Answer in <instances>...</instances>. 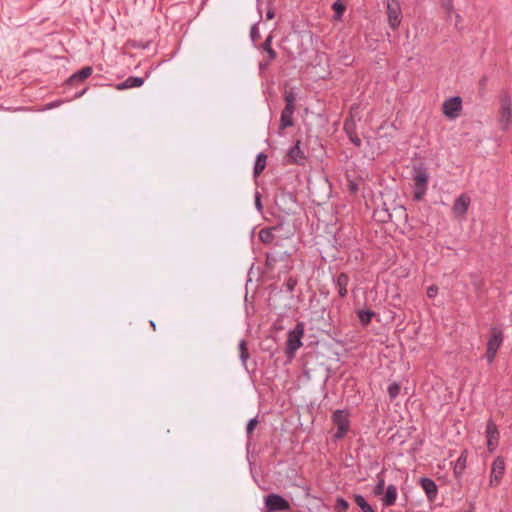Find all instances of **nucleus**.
Returning a JSON list of instances; mask_svg holds the SVG:
<instances>
[{
    "mask_svg": "<svg viewBox=\"0 0 512 512\" xmlns=\"http://www.w3.org/2000/svg\"><path fill=\"white\" fill-rule=\"evenodd\" d=\"M413 179V198L416 201H421L426 195L428 189L429 175L427 169L422 166H414L412 170Z\"/></svg>",
    "mask_w": 512,
    "mask_h": 512,
    "instance_id": "1",
    "label": "nucleus"
},
{
    "mask_svg": "<svg viewBox=\"0 0 512 512\" xmlns=\"http://www.w3.org/2000/svg\"><path fill=\"white\" fill-rule=\"evenodd\" d=\"M504 341V333L499 327H491L488 333V340L485 352V359L488 364H492L495 360L499 348Z\"/></svg>",
    "mask_w": 512,
    "mask_h": 512,
    "instance_id": "2",
    "label": "nucleus"
},
{
    "mask_svg": "<svg viewBox=\"0 0 512 512\" xmlns=\"http://www.w3.org/2000/svg\"><path fill=\"white\" fill-rule=\"evenodd\" d=\"M305 332V323L297 322L295 327L288 332L285 353L288 358H293L297 350L303 345L302 338Z\"/></svg>",
    "mask_w": 512,
    "mask_h": 512,
    "instance_id": "3",
    "label": "nucleus"
},
{
    "mask_svg": "<svg viewBox=\"0 0 512 512\" xmlns=\"http://www.w3.org/2000/svg\"><path fill=\"white\" fill-rule=\"evenodd\" d=\"M333 424L337 430L333 435V441L337 442L345 437L350 429L349 413L346 410H335L331 416Z\"/></svg>",
    "mask_w": 512,
    "mask_h": 512,
    "instance_id": "4",
    "label": "nucleus"
},
{
    "mask_svg": "<svg viewBox=\"0 0 512 512\" xmlns=\"http://www.w3.org/2000/svg\"><path fill=\"white\" fill-rule=\"evenodd\" d=\"M505 459L502 456H497L490 471L489 486L492 488L498 487L505 473Z\"/></svg>",
    "mask_w": 512,
    "mask_h": 512,
    "instance_id": "5",
    "label": "nucleus"
},
{
    "mask_svg": "<svg viewBox=\"0 0 512 512\" xmlns=\"http://www.w3.org/2000/svg\"><path fill=\"white\" fill-rule=\"evenodd\" d=\"M265 508L269 512L286 511L290 508L289 502L279 494H268L264 497Z\"/></svg>",
    "mask_w": 512,
    "mask_h": 512,
    "instance_id": "6",
    "label": "nucleus"
},
{
    "mask_svg": "<svg viewBox=\"0 0 512 512\" xmlns=\"http://www.w3.org/2000/svg\"><path fill=\"white\" fill-rule=\"evenodd\" d=\"M462 110V98L460 96H453L445 100L442 104L443 114L453 120L456 119Z\"/></svg>",
    "mask_w": 512,
    "mask_h": 512,
    "instance_id": "7",
    "label": "nucleus"
},
{
    "mask_svg": "<svg viewBox=\"0 0 512 512\" xmlns=\"http://www.w3.org/2000/svg\"><path fill=\"white\" fill-rule=\"evenodd\" d=\"M388 24L391 29L396 30L401 23V7L397 0H387L386 3Z\"/></svg>",
    "mask_w": 512,
    "mask_h": 512,
    "instance_id": "8",
    "label": "nucleus"
},
{
    "mask_svg": "<svg viewBox=\"0 0 512 512\" xmlns=\"http://www.w3.org/2000/svg\"><path fill=\"white\" fill-rule=\"evenodd\" d=\"M485 436L487 438V448L490 453H493L499 443L500 432L497 425L492 419H489L486 423Z\"/></svg>",
    "mask_w": 512,
    "mask_h": 512,
    "instance_id": "9",
    "label": "nucleus"
},
{
    "mask_svg": "<svg viewBox=\"0 0 512 512\" xmlns=\"http://www.w3.org/2000/svg\"><path fill=\"white\" fill-rule=\"evenodd\" d=\"M470 204L471 198L465 193L461 194L452 206L454 216L457 218H463L467 214Z\"/></svg>",
    "mask_w": 512,
    "mask_h": 512,
    "instance_id": "10",
    "label": "nucleus"
},
{
    "mask_svg": "<svg viewBox=\"0 0 512 512\" xmlns=\"http://www.w3.org/2000/svg\"><path fill=\"white\" fill-rule=\"evenodd\" d=\"M332 283L336 288L339 297L345 298L348 294V285L350 283V277L348 274L341 272L337 275H334L332 278Z\"/></svg>",
    "mask_w": 512,
    "mask_h": 512,
    "instance_id": "11",
    "label": "nucleus"
},
{
    "mask_svg": "<svg viewBox=\"0 0 512 512\" xmlns=\"http://www.w3.org/2000/svg\"><path fill=\"white\" fill-rule=\"evenodd\" d=\"M286 158L288 163L303 164L305 162L306 156L300 148L299 140L288 150Z\"/></svg>",
    "mask_w": 512,
    "mask_h": 512,
    "instance_id": "12",
    "label": "nucleus"
},
{
    "mask_svg": "<svg viewBox=\"0 0 512 512\" xmlns=\"http://www.w3.org/2000/svg\"><path fill=\"white\" fill-rule=\"evenodd\" d=\"M512 109H511V99L508 96H505L501 101V109H500V122L503 125V128H506L511 119Z\"/></svg>",
    "mask_w": 512,
    "mask_h": 512,
    "instance_id": "13",
    "label": "nucleus"
},
{
    "mask_svg": "<svg viewBox=\"0 0 512 512\" xmlns=\"http://www.w3.org/2000/svg\"><path fill=\"white\" fill-rule=\"evenodd\" d=\"M420 485H421L422 489L424 490L427 498L430 501L435 500V498L437 497V494H438V487H437L436 483L430 478L422 477L420 479Z\"/></svg>",
    "mask_w": 512,
    "mask_h": 512,
    "instance_id": "14",
    "label": "nucleus"
},
{
    "mask_svg": "<svg viewBox=\"0 0 512 512\" xmlns=\"http://www.w3.org/2000/svg\"><path fill=\"white\" fill-rule=\"evenodd\" d=\"M92 72H93L92 67H90V66L83 67L79 71L72 74L66 83H67V85H74L75 83L82 82L85 79H87L89 76H91Z\"/></svg>",
    "mask_w": 512,
    "mask_h": 512,
    "instance_id": "15",
    "label": "nucleus"
},
{
    "mask_svg": "<svg viewBox=\"0 0 512 512\" xmlns=\"http://www.w3.org/2000/svg\"><path fill=\"white\" fill-rule=\"evenodd\" d=\"M467 458H468V451L463 450L461 452L460 456L458 457V459L456 460V462L454 463L453 473H454V476L456 479H459L462 477L464 470L466 468Z\"/></svg>",
    "mask_w": 512,
    "mask_h": 512,
    "instance_id": "16",
    "label": "nucleus"
},
{
    "mask_svg": "<svg viewBox=\"0 0 512 512\" xmlns=\"http://www.w3.org/2000/svg\"><path fill=\"white\" fill-rule=\"evenodd\" d=\"M295 108L291 107H284V109L281 112L280 116V125L279 128L281 130H284L288 127L293 126V114H294Z\"/></svg>",
    "mask_w": 512,
    "mask_h": 512,
    "instance_id": "17",
    "label": "nucleus"
},
{
    "mask_svg": "<svg viewBox=\"0 0 512 512\" xmlns=\"http://www.w3.org/2000/svg\"><path fill=\"white\" fill-rule=\"evenodd\" d=\"M143 83H144V79L142 77L130 76L123 82L119 83L117 85V88L119 90L128 89V88H136V87L142 86Z\"/></svg>",
    "mask_w": 512,
    "mask_h": 512,
    "instance_id": "18",
    "label": "nucleus"
},
{
    "mask_svg": "<svg viewBox=\"0 0 512 512\" xmlns=\"http://www.w3.org/2000/svg\"><path fill=\"white\" fill-rule=\"evenodd\" d=\"M344 130L349 137V140L356 146L360 147L362 144L361 139L356 135L353 121H345Z\"/></svg>",
    "mask_w": 512,
    "mask_h": 512,
    "instance_id": "19",
    "label": "nucleus"
},
{
    "mask_svg": "<svg viewBox=\"0 0 512 512\" xmlns=\"http://www.w3.org/2000/svg\"><path fill=\"white\" fill-rule=\"evenodd\" d=\"M272 40L273 35L270 34L261 45V49L267 53L268 63H271L277 57L276 51L272 48Z\"/></svg>",
    "mask_w": 512,
    "mask_h": 512,
    "instance_id": "20",
    "label": "nucleus"
},
{
    "mask_svg": "<svg viewBox=\"0 0 512 512\" xmlns=\"http://www.w3.org/2000/svg\"><path fill=\"white\" fill-rule=\"evenodd\" d=\"M397 499V488L395 485L391 484L387 487L386 493L382 499L383 505L386 507L392 506L395 504Z\"/></svg>",
    "mask_w": 512,
    "mask_h": 512,
    "instance_id": "21",
    "label": "nucleus"
},
{
    "mask_svg": "<svg viewBox=\"0 0 512 512\" xmlns=\"http://www.w3.org/2000/svg\"><path fill=\"white\" fill-rule=\"evenodd\" d=\"M357 316L362 326H368L376 313L372 310H358Z\"/></svg>",
    "mask_w": 512,
    "mask_h": 512,
    "instance_id": "22",
    "label": "nucleus"
},
{
    "mask_svg": "<svg viewBox=\"0 0 512 512\" xmlns=\"http://www.w3.org/2000/svg\"><path fill=\"white\" fill-rule=\"evenodd\" d=\"M266 159H267V155H265L264 153H259L256 156V161L254 164V171H253L254 176H258L263 172V170L266 167Z\"/></svg>",
    "mask_w": 512,
    "mask_h": 512,
    "instance_id": "23",
    "label": "nucleus"
},
{
    "mask_svg": "<svg viewBox=\"0 0 512 512\" xmlns=\"http://www.w3.org/2000/svg\"><path fill=\"white\" fill-rule=\"evenodd\" d=\"M353 498L356 505L362 510V512H375L363 495L355 494Z\"/></svg>",
    "mask_w": 512,
    "mask_h": 512,
    "instance_id": "24",
    "label": "nucleus"
},
{
    "mask_svg": "<svg viewBox=\"0 0 512 512\" xmlns=\"http://www.w3.org/2000/svg\"><path fill=\"white\" fill-rule=\"evenodd\" d=\"M332 9L335 12V14L333 16L334 20L340 21L343 17L345 10H346V6L343 3V0H336L332 4Z\"/></svg>",
    "mask_w": 512,
    "mask_h": 512,
    "instance_id": "25",
    "label": "nucleus"
},
{
    "mask_svg": "<svg viewBox=\"0 0 512 512\" xmlns=\"http://www.w3.org/2000/svg\"><path fill=\"white\" fill-rule=\"evenodd\" d=\"M375 215L378 217L379 221L382 223H387L392 220V214L389 212V209H387L386 207L377 209L375 211Z\"/></svg>",
    "mask_w": 512,
    "mask_h": 512,
    "instance_id": "26",
    "label": "nucleus"
},
{
    "mask_svg": "<svg viewBox=\"0 0 512 512\" xmlns=\"http://www.w3.org/2000/svg\"><path fill=\"white\" fill-rule=\"evenodd\" d=\"M238 348H239L240 360H241L243 365H246V362H247V360L249 358V353H248V349H247V343H246V341L244 339H242L239 342Z\"/></svg>",
    "mask_w": 512,
    "mask_h": 512,
    "instance_id": "27",
    "label": "nucleus"
},
{
    "mask_svg": "<svg viewBox=\"0 0 512 512\" xmlns=\"http://www.w3.org/2000/svg\"><path fill=\"white\" fill-rule=\"evenodd\" d=\"M349 508V503L343 497H337L334 505V512H346Z\"/></svg>",
    "mask_w": 512,
    "mask_h": 512,
    "instance_id": "28",
    "label": "nucleus"
},
{
    "mask_svg": "<svg viewBox=\"0 0 512 512\" xmlns=\"http://www.w3.org/2000/svg\"><path fill=\"white\" fill-rule=\"evenodd\" d=\"M259 238L263 243L268 244L273 241L274 234L270 229H262L259 232Z\"/></svg>",
    "mask_w": 512,
    "mask_h": 512,
    "instance_id": "29",
    "label": "nucleus"
},
{
    "mask_svg": "<svg viewBox=\"0 0 512 512\" xmlns=\"http://www.w3.org/2000/svg\"><path fill=\"white\" fill-rule=\"evenodd\" d=\"M400 384L397 382H393L388 386V394L391 400H394L397 398V396L400 394Z\"/></svg>",
    "mask_w": 512,
    "mask_h": 512,
    "instance_id": "30",
    "label": "nucleus"
},
{
    "mask_svg": "<svg viewBox=\"0 0 512 512\" xmlns=\"http://www.w3.org/2000/svg\"><path fill=\"white\" fill-rule=\"evenodd\" d=\"M285 107L295 108V95L292 91H286L284 94Z\"/></svg>",
    "mask_w": 512,
    "mask_h": 512,
    "instance_id": "31",
    "label": "nucleus"
},
{
    "mask_svg": "<svg viewBox=\"0 0 512 512\" xmlns=\"http://www.w3.org/2000/svg\"><path fill=\"white\" fill-rule=\"evenodd\" d=\"M277 261H278V255L276 253H267L266 254V266L269 269H273Z\"/></svg>",
    "mask_w": 512,
    "mask_h": 512,
    "instance_id": "32",
    "label": "nucleus"
},
{
    "mask_svg": "<svg viewBox=\"0 0 512 512\" xmlns=\"http://www.w3.org/2000/svg\"><path fill=\"white\" fill-rule=\"evenodd\" d=\"M442 8L446 11L448 17H451L453 13V0H440Z\"/></svg>",
    "mask_w": 512,
    "mask_h": 512,
    "instance_id": "33",
    "label": "nucleus"
},
{
    "mask_svg": "<svg viewBox=\"0 0 512 512\" xmlns=\"http://www.w3.org/2000/svg\"><path fill=\"white\" fill-rule=\"evenodd\" d=\"M296 285H297V280L294 277H292V276L287 278L285 283H284L286 291L289 292V293H292L294 291Z\"/></svg>",
    "mask_w": 512,
    "mask_h": 512,
    "instance_id": "34",
    "label": "nucleus"
},
{
    "mask_svg": "<svg viewBox=\"0 0 512 512\" xmlns=\"http://www.w3.org/2000/svg\"><path fill=\"white\" fill-rule=\"evenodd\" d=\"M347 188L350 193L356 194L359 190V182L354 179H347Z\"/></svg>",
    "mask_w": 512,
    "mask_h": 512,
    "instance_id": "35",
    "label": "nucleus"
},
{
    "mask_svg": "<svg viewBox=\"0 0 512 512\" xmlns=\"http://www.w3.org/2000/svg\"><path fill=\"white\" fill-rule=\"evenodd\" d=\"M260 32H259V28H258V23H255L251 26V29H250V38L252 40V42H256L257 40L260 39Z\"/></svg>",
    "mask_w": 512,
    "mask_h": 512,
    "instance_id": "36",
    "label": "nucleus"
},
{
    "mask_svg": "<svg viewBox=\"0 0 512 512\" xmlns=\"http://www.w3.org/2000/svg\"><path fill=\"white\" fill-rule=\"evenodd\" d=\"M258 423V420L256 418H252L248 421L247 423V426H246V433L249 435L253 432V430L255 429L256 425Z\"/></svg>",
    "mask_w": 512,
    "mask_h": 512,
    "instance_id": "37",
    "label": "nucleus"
},
{
    "mask_svg": "<svg viewBox=\"0 0 512 512\" xmlns=\"http://www.w3.org/2000/svg\"><path fill=\"white\" fill-rule=\"evenodd\" d=\"M438 293V286L431 285L427 288V296L431 299L435 298Z\"/></svg>",
    "mask_w": 512,
    "mask_h": 512,
    "instance_id": "38",
    "label": "nucleus"
},
{
    "mask_svg": "<svg viewBox=\"0 0 512 512\" xmlns=\"http://www.w3.org/2000/svg\"><path fill=\"white\" fill-rule=\"evenodd\" d=\"M255 206L257 208L258 211H261L263 206H262V203H261V199H260V195L258 192H256V195H255Z\"/></svg>",
    "mask_w": 512,
    "mask_h": 512,
    "instance_id": "39",
    "label": "nucleus"
},
{
    "mask_svg": "<svg viewBox=\"0 0 512 512\" xmlns=\"http://www.w3.org/2000/svg\"><path fill=\"white\" fill-rule=\"evenodd\" d=\"M61 104V101H53L47 104L46 109L56 108Z\"/></svg>",
    "mask_w": 512,
    "mask_h": 512,
    "instance_id": "40",
    "label": "nucleus"
},
{
    "mask_svg": "<svg viewBox=\"0 0 512 512\" xmlns=\"http://www.w3.org/2000/svg\"><path fill=\"white\" fill-rule=\"evenodd\" d=\"M270 65V63H268V59L266 61H262L259 63V68L260 70H265L267 69V67Z\"/></svg>",
    "mask_w": 512,
    "mask_h": 512,
    "instance_id": "41",
    "label": "nucleus"
},
{
    "mask_svg": "<svg viewBox=\"0 0 512 512\" xmlns=\"http://www.w3.org/2000/svg\"><path fill=\"white\" fill-rule=\"evenodd\" d=\"M383 487H384V480H383V479H381V480L378 482L377 486H376L377 491L382 490V489H383Z\"/></svg>",
    "mask_w": 512,
    "mask_h": 512,
    "instance_id": "42",
    "label": "nucleus"
},
{
    "mask_svg": "<svg viewBox=\"0 0 512 512\" xmlns=\"http://www.w3.org/2000/svg\"><path fill=\"white\" fill-rule=\"evenodd\" d=\"M274 16H275V14L272 10L267 11V13H266L267 19H272V18H274Z\"/></svg>",
    "mask_w": 512,
    "mask_h": 512,
    "instance_id": "43",
    "label": "nucleus"
},
{
    "mask_svg": "<svg viewBox=\"0 0 512 512\" xmlns=\"http://www.w3.org/2000/svg\"><path fill=\"white\" fill-rule=\"evenodd\" d=\"M85 92H86V89H82L81 91H79L75 94V98H79V97L83 96Z\"/></svg>",
    "mask_w": 512,
    "mask_h": 512,
    "instance_id": "44",
    "label": "nucleus"
},
{
    "mask_svg": "<svg viewBox=\"0 0 512 512\" xmlns=\"http://www.w3.org/2000/svg\"><path fill=\"white\" fill-rule=\"evenodd\" d=\"M455 17H456V23H455V26H456V27H458V22L460 21L461 16L457 13V14H455Z\"/></svg>",
    "mask_w": 512,
    "mask_h": 512,
    "instance_id": "45",
    "label": "nucleus"
},
{
    "mask_svg": "<svg viewBox=\"0 0 512 512\" xmlns=\"http://www.w3.org/2000/svg\"><path fill=\"white\" fill-rule=\"evenodd\" d=\"M400 209L402 210V212L405 214V217H407V214L405 213V208L404 207H400Z\"/></svg>",
    "mask_w": 512,
    "mask_h": 512,
    "instance_id": "46",
    "label": "nucleus"
},
{
    "mask_svg": "<svg viewBox=\"0 0 512 512\" xmlns=\"http://www.w3.org/2000/svg\"><path fill=\"white\" fill-rule=\"evenodd\" d=\"M150 324L153 327V329H155V323L153 321H150Z\"/></svg>",
    "mask_w": 512,
    "mask_h": 512,
    "instance_id": "47",
    "label": "nucleus"
}]
</instances>
